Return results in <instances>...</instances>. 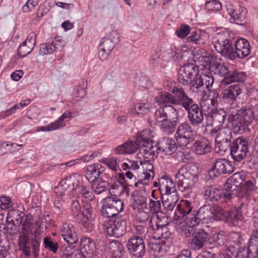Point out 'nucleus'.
Wrapping results in <instances>:
<instances>
[{
    "label": "nucleus",
    "mask_w": 258,
    "mask_h": 258,
    "mask_svg": "<svg viewBox=\"0 0 258 258\" xmlns=\"http://www.w3.org/2000/svg\"><path fill=\"white\" fill-rule=\"evenodd\" d=\"M82 177L78 174H72L61 180L54 189L58 199L68 201L74 197L75 189L82 197L91 201L94 196L88 185H80Z\"/></svg>",
    "instance_id": "nucleus-1"
},
{
    "label": "nucleus",
    "mask_w": 258,
    "mask_h": 258,
    "mask_svg": "<svg viewBox=\"0 0 258 258\" xmlns=\"http://www.w3.org/2000/svg\"><path fill=\"white\" fill-rule=\"evenodd\" d=\"M192 207L188 200H183L182 204H178L175 212V229L179 234L188 237L194 233L193 228L201 222L198 213H191Z\"/></svg>",
    "instance_id": "nucleus-2"
},
{
    "label": "nucleus",
    "mask_w": 258,
    "mask_h": 258,
    "mask_svg": "<svg viewBox=\"0 0 258 258\" xmlns=\"http://www.w3.org/2000/svg\"><path fill=\"white\" fill-rule=\"evenodd\" d=\"M151 132L148 130H144L136 136V142L133 141L125 142L115 148L117 154H132L138 148L140 152L138 156L140 159L142 158H149V156L154 155L153 142L151 140Z\"/></svg>",
    "instance_id": "nucleus-3"
},
{
    "label": "nucleus",
    "mask_w": 258,
    "mask_h": 258,
    "mask_svg": "<svg viewBox=\"0 0 258 258\" xmlns=\"http://www.w3.org/2000/svg\"><path fill=\"white\" fill-rule=\"evenodd\" d=\"M172 93L176 95V105H180L187 111V118L192 126H198L204 122V115L202 106L196 104L185 90L178 86L173 87Z\"/></svg>",
    "instance_id": "nucleus-4"
},
{
    "label": "nucleus",
    "mask_w": 258,
    "mask_h": 258,
    "mask_svg": "<svg viewBox=\"0 0 258 258\" xmlns=\"http://www.w3.org/2000/svg\"><path fill=\"white\" fill-rule=\"evenodd\" d=\"M245 176L243 173L236 172L230 176L224 183L225 190L232 196L239 198L249 197L254 191L255 186L250 180L243 182Z\"/></svg>",
    "instance_id": "nucleus-5"
},
{
    "label": "nucleus",
    "mask_w": 258,
    "mask_h": 258,
    "mask_svg": "<svg viewBox=\"0 0 258 258\" xmlns=\"http://www.w3.org/2000/svg\"><path fill=\"white\" fill-rule=\"evenodd\" d=\"M179 190L183 192L185 198L194 199L196 197L195 186L199 177L196 174L191 173L182 167L175 175Z\"/></svg>",
    "instance_id": "nucleus-6"
},
{
    "label": "nucleus",
    "mask_w": 258,
    "mask_h": 258,
    "mask_svg": "<svg viewBox=\"0 0 258 258\" xmlns=\"http://www.w3.org/2000/svg\"><path fill=\"white\" fill-rule=\"evenodd\" d=\"M213 44L216 51L222 56L230 60L235 59L234 45L228 31L217 33L213 38Z\"/></svg>",
    "instance_id": "nucleus-7"
},
{
    "label": "nucleus",
    "mask_w": 258,
    "mask_h": 258,
    "mask_svg": "<svg viewBox=\"0 0 258 258\" xmlns=\"http://www.w3.org/2000/svg\"><path fill=\"white\" fill-rule=\"evenodd\" d=\"M182 58L181 52L179 49L168 48L161 54V51L155 52L151 56L150 64L154 67L160 66L161 69H166L173 61Z\"/></svg>",
    "instance_id": "nucleus-8"
},
{
    "label": "nucleus",
    "mask_w": 258,
    "mask_h": 258,
    "mask_svg": "<svg viewBox=\"0 0 258 258\" xmlns=\"http://www.w3.org/2000/svg\"><path fill=\"white\" fill-rule=\"evenodd\" d=\"M126 221L121 216L116 217L114 221L106 220L102 224V228L110 236L119 237L125 232Z\"/></svg>",
    "instance_id": "nucleus-9"
},
{
    "label": "nucleus",
    "mask_w": 258,
    "mask_h": 258,
    "mask_svg": "<svg viewBox=\"0 0 258 258\" xmlns=\"http://www.w3.org/2000/svg\"><path fill=\"white\" fill-rule=\"evenodd\" d=\"M199 73V67L194 63H189L180 68L178 72L179 84L187 86Z\"/></svg>",
    "instance_id": "nucleus-10"
},
{
    "label": "nucleus",
    "mask_w": 258,
    "mask_h": 258,
    "mask_svg": "<svg viewBox=\"0 0 258 258\" xmlns=\"http://www.w3.org/2000/svg\"><path fill=\"white\" fill-rule=\"evenodd\" d=\"M229 112L232 116V119L234 121H238L241 125H247L254 118L253 111L246 106L237 109L231 107L229 108Z\"/></svg>",
    "instance_id": "nucleus-11"
},
{
    "label": "nucleus",
    "mask_w": 258,
    "mask_h": 258,
    "mask_svg": "<svg viewBox=\"0 0 258 258\" xmlns=\"http://www.w3.org/2000/svg\"><path fill=\"white\" fill-rule=\"evenodd\" d=\"M178 111L171 105H165L156 109L153 115V119H149L150 125H155L157 123L160 124L164 120L171 119L175 113Z\"/></svg>",
    "instance_id": "nucleus-12"
},
{
    "label": "nucleus",
    "mask_w": 258,
    "mask_h": 258,
    "mask_svg": "<svg viewBox=\"0 0 258 258\" xmlns=\"http://www.w3.org/2000/svg\"><path fill=\"white\" fill-rule=\"evenodd\" d=\"M248 142L241 138L233 141L231 146L230 154L235 161H239L245 158L248 151Z\"/></svg>",
    "instance_id": "nucleus-13"
},
{
    "label": "nucleus",
    "mask_w": 258,
    "mask_h": 258,
    "mask_svg": "<svg viewBox=\"0 0 258 258\" xmlns=\"http://www.w3.org/2000/svg\"><path fill=\"white\" fill-rule=\"evenodd\" d=\"M135 218L139 223L147 222L152 215L144 198L136 200L134 204Z\"/></svg>",
    "instance_id": "nucleus-14"
},
{
    "label": "nucleus",
    "mask_w": 258,
    "mask_h": 258,
    "mask_svg": "<svg viewBox=\"0 0 258 258\" xmlns=\"http://www.w3.org/2000/svg\"><path fill=\"white\" fill-rule=\"evenodd\" d=\"M126 246L129 252L136 257H140L145 254L144 242L143 239L138 236H132L128 240Z\"/></svg>",
    "instance_id": "nucleus-15"
},
{
    "label": "nucleus",
    "mask_w": 258,
    "mask_h": 258,
    "mask_svg": "<svg viewBox=\"0 0 258 258\" xmlns=\"http://www.w3.org/2000/svg\"><path fill=\"white\" fill-rule=\"evenodd\" d=\"M94 210L90 205H86L84 206V209L77 220H80L79 223L82 226L86 229L88 232H90L94 229L93 221L94 219Z\"/></svg>",
    "instance_id": "nucleus-16"
},
{
    "label": "nucleus",
    "mask_w": 258,
    "mask_h": 258,
    "mask_svg": "<svg viewBox=\"0 0 258 258\" xmlns=\"http://www.w3.org/2000/svg\"><path fill=\"white\" fill-rule=\"evenodd\" d=\"M60 233L64 241L69 244L76 243L78 240L75 228L71 223L62 224L60 227Z\"/></svg>",
    "instance_id": "nucleus-17"
},
{
    "label": "nucleus",
    "mask_w": 258,
    "mask_h": 258,
    "mask_svg": "<svg viewBox=\"0 0 258 258\" xmlns=\"http://www.w3.org/2000/svg\"><path fill=\"white\" fill-rule=\"evenodd\" d=\"M95 249V244L91 238L87 237L81 239L79 251L82 258H98Z\"/></svg>",
    "instance_id": "nucleus-18"
},
{
    "label": "nucleus",
    "mask_w": 258,
    "mask_h": 258,
    "mask_svg": "<svg viewBox=\"0 0 258 258\" xmlns=\"http://www.w3.org/2000/svg\"><path fill=\"white\" fill-rule=\"evenodd\" d=\"M159 189L161 197L177 193L175 183L166 175L159 179Z\"/></svg>",
    "instance_id": "nucleus-19"
},
{
    "label": "nucleus",
    "mask_w": 258,
    "mask_h": 258,
    "mask_svg": "<svg viewBox=\"0 0 258 258\" xmlns=\"http://www.w3.org/2000/svg\"><path fill=\"white\" fill-rule=\"evenodd\" d=\"M64 45L63 41L55 38L51 42L42 43L40 45L39 54L41 55L50 54L59 51Z\"/></svg>",
    "instance_id": "nucleus-20"
},
{
    "label": "nucleus",
    "mask_w": 258,
    "mask_h": 258,
    "mask_svg": "<svg viewBox=\"0 0 258 258\" xmlns=\"http://www.w3.org/2000/svg\"><path fill=\"white\" fill-rule=\"evenodd\" d=\"M105 168L98 163L89 165L86 170L85 176L89 182L102 178L104 174Z\"/></svg>",
    "instance_id": "nucleus-21"
},
{
    "label": "nucleus",
    "mask_w": 258,
    "mask_h": 258,
    "mask_svg": "<svg viewBox=\"0 0 258 258\" xmlns=\"http://www.w3.org/2000/svg\"><path fill=\"white\" fill-rule=\"evenodd\" d=\"M250 51L248 41L244 38H239L234 43V53L236 58H243L249 54Z\"/></svg>",
    "instance_id": "nucleus-22"
},
{
    "label": "nucleus",
    "mask_w": 258,
    "mask_h": 258,
    "mask_svg": "<svg viewBox=\"0 0 258 258\" xmlns=\"http://www.w3.org/2000/svg\"><path fill=\"white\" fill-rule=\"evenodd\" d=\"M36 35L34 33L29 34L27 38L19 46L18 54L21 57L26 56L34 48L36 42Z\"/></svg>",
    "instance_id": "nucleus-23"
},
{
    "label": "nucleus",
    "mask_w": 258,
    "mask_h": 258,
    "mask_svg": "<svg viewBox=\"0 0 258 258\" xmlns=\"http://www.w3.org/2000/svg\"><path fill=\"white\" fill-rule=\"evenodd\" d=\"M228 14L237 24L244 23L246 18V10L240 5L230 6L227 8Z\"/></svg>",
    "instance_id": "nucleus-24"
},
{
    "label": "nucleus",
    "mask_w": 258,
    "mask_h": 258,
    "mask_svg": "<svg viewBox=\"0 0 258 258\" xmlns=\"http://www.w3.org/2000/svg\"><path fill=\"white\" fill-rule=\"evenodd\" d=\"M198 216L203 223H211L216 220L215 209L210 205L201 207L198 211Z\"/></svg>",
    "instance_id": "nucleus-25"
},
{
    "label": "nucleus",
    "mask_w": 258,
    "mask_h": 258,
    "mask_svg": "<svg viewBox=\"0 0 258 258\" xmlns=\"http://www.w3.org/2000/svg\"><path fill=\"white\" fill-rule=\"evenodd\" d=\"M157 148L158 150L164 152L166 155H171L176 151L177 145L173 139L169 138H162L160 139L157 142Z\"/></svg>",
    "instance_id": "nucleus-26"
},
{
    "label": "nucleus",
    "mask_w": 258,
    "mask_h": 258,
    "mask_svg": "<svg viewBox=\"0 0 258 258\" xmlns=\"http://www.w3.org/2000/svg\"><path fill=\"white\" fill-rule=\"evenodd\" d=\"M179 120V112L175 113L171 119H168L159 124L161 131L166 135L173 134L176 128Z\"/></svg>",
    "instance_id": "nucleus-27"
},
{
    "label": "nucleus",
    "mask_w": 258,
    "mask_h": 258,
    "mask_svg": "<svg viewBox=\"0 0 258 258\" xmlns=\"http://www.w3.org/2000/svg\"><path fill=\"white\" fill-rule=\"evenodd\" d=\"M241 93L240 86L233 84L228 87L222 92V98L227 102H233Z\"/></svg>",
    "instance_id": "nucleus-28"
},
{
    "label": "nucleus",
    "mask_w": 258,
    "mask_h": 258,
    "mask_svg": "<svg viewBox=\"0 0 258 258\" xmlns=\"http://www.w3.org/2000/svg\"><path fill=\"white\" fill-rule=\"evenodd\" d=\"M246 78V75L245 72L234 70L231 72H230L229 76L223 79V82L227 85L234 82L243 83Z\"/></svg>",
    "instance_id": "nucleus-29"
},
{
    "label": "nucleus",
    "mask_w": 258,
    "mask_h": 258,
    "mask_svg": "<svg viewBox=\"0 0 258 258\" xmlns=\"http://www.w3.org/2000/svg\"><path fill=\"white\" fill-rule=\"evenodd\" d=\"M141 165L143 166V171L142 173V179L138 182H135V186L137 187L139 183H142V180H148L154 177V167L151 162H140Z\"/></svg>",
    "instance_id": "nucleus-30"
},
{
    "label": "nucleus",
    "mask_w": 258,
    "mask_h": 258,
    "mask_svg": "<svg viewBox=\"0 0 258 258\" xmlns=\"http://www.w3.org/2000/svg\"><path fill=\"white\" fill-rule=\"evenodd\" d=\"M161 198L164 208L169 211L173 210L179 200L177 193L163 196Z\"/></svg>",
    "instance_id": "nucleus-31"
},
{
    "label": "nucleus",
    "mask_w": 258,
    "mask_h": 258,
    "mask_svg": "<svg viewBox=\"0 0 258 258\" xmlns=\"http://www.w3.org/2000/svg\"><path fill=\"white\" fill-rule=\"evenodd\" d=\"M116 215L124 209V203L118 198L108 197L104 199Z\"/></svg>",
    "instance_id": "nucleus-32"
},
{
    "label": "nucleus",
    "mask_w": 258,
    "mask_h": 258,
    "mask_svg": "<svg viewBox=\"0 0 258 258\" xmlns=\"http://www.w3.org/2000/svg\"><path fill=\"white\" fill-rule=\"evenodd\" d=\"M24 215V213L22 212L15 209H11L7 213L6 222L20 225L22 223Z\"/></svg>",
    "instance_id": "nucleus-33"
},
{
    "label": "nucleus",
    "mask_w": 258,
    "mask_h": 258,
    "mask_svg": "<svg viewBox=\"0 0 258 258\" xmlns=\"http://www.w3.org/2000/svg\"><path fill=\"white\" fill-rule=\"evenodd\" d=\"M210 68V70L213 71L215 74L219 75L220 76L224 77V78L229 76L230 73L226 66L223 63L217 61L211 62Z\"/></svg>",
    "instance_id": "nucleus-34"
},
{
    "label": "nucleus",
    "mask_w": 258,
    "mask_h": 258,
    "mask_svg": "<svg viewBox=\"0 0 258 258\" xmlns=\"http://www.w3.org/2000/svg\"><path fill=\"white\" fill-rule=\"evenodd\" d=\"M155 100L159 104L161 103H170L176 105V95H173L166 92H161L158 94Z\"/></svg>",
    "instance_id": "nucleus-35"
},
{
    "label": "nucleus",
    "mask_w": 258,
    "mask_h": 258,
    "mask_svg": "<svg viewBox=\"0 0 258 258\" xmlns=\"http://www.w3.org/2000/svg\"><path fill=\"white\" fill-rule=\"evenodd\" d=\"M109 248L113 258H121L124 252L122 244L117 240L111 242Z\"/></svg>",
    "instance_id": "nucleus-36"
},
{
    "label": "nucleus",
    "mask_w": 258,
    "mask_h": 258,
    "mask_svg": "<svg viewBox=\"0 0 258 258\" xmlns=\"http://www.w3.org/2000/svg\"><path fill=\"white\" fill-rule=\"evenodd\" d=\"M231 198L230 194L225 190V187L223 189H220L215 187L213 191V196L212 198V202L221 201L222 202H227Z\"/></svg>",
    "instance_id": "nucleus-37"
},
{
    "label": "nucleus",
    "mask_w": 258,
    "mask_h": 258,
    "mask_svg": "<svg viewBox=\"0 0 258 258\" xmlns=\"http://www.w3.org/2000/svg\"><path fill=\"white\" fill-rule=\"evenodd\" d=\"M195 147L196 153L200 155L208 153L211 149L210 142L206 138L197 141L195 143Z\"/></svg>",
    "instance_id": "nucleus-38"
},
{
    "label": "nucleus",
    "mask_w": 258,
    "mask_h": 258,
    "mask_svg": "<svg viewBox=\"0 0 258 258\" xmlns=\"http://www.w3.org/2000/svg\"><path fill=\"white\" fill-rule=\"evenodd\" d=\"M188 85L190 90L193 93L202 92L204 91V83L203 82L202 76L199 74L191 80Z\"/></svg>",
    "instance_id": "nucleus-39"
},
{
    "label": "nucleus",
    "mask_w": 258,
    "mask_h": 258,
    "mask_svg": "<svg viewBox=\"0 0 258 258\" xmlns=\"http://www.w3.org/2000/svg\"><path fill=\"white\" fill-rule=\"evenodd\" d=\"M190 122L185 121L181 123L177 127L176 134L180 136H183L187 137L194 138L193 131L191 128Z\"/></svg>",
    "instance_id": "nucleus-40"
},
{
    "label": "nucleus",
    "mask_w": 258,
    "mask_h": 258,
    "mask_svg": "<svg viewBox=\"0 0 258 258\" xmlns=\"http://www.w3.org/2000/svg\"><path fill=\"white\" fill-rule=\"evenodd\" d=\"M241 212L236 209L231 210L225 216L227 222L233 226L238 224V221L241 219Z\"/></svg>",
    "instance_id": "nucleus-41"
},
{
    "label": "nucleus",
    "mask_w": 258,
    "mask_h": 258,
    "mask_svg": "<svg viewBox=\"0 0 258 258\" xmlns=\"http://www.w3.org/2000/svg\"><path fill=\"white\" fill-rule=\"evenodd\" d=\"M149 248L150 252L155 256H159L163 253L164 250L163 245L157 240H153L149 243Z\"/></svg>",
    "instance_id": "nucleus-42"
},
{
    "label": "nucleus",
    "mask_w": 258,
    "mask_h": 258,
    "mask_svg": "<svg viewBox=\"0 0 258 258\" xmlns=\"http://www.w3.org/2000/svg\"><path fill=\"white\" fill-rule=\"evenodd\" d=\"M19 245L20 249L22 251L23 253L27 256H30L31 255V250L30 247L29 240L27 236L22 235L19 239Z\"/></svg>",
    "instance_id": "nucleus-43"
},
{
    "label": "nucleus",
    "mask_w": 258,
    "mask_h": 258,
    "mask_svg": "<svg viewBox=\"0 0 258 258\" xmlns=\"http://www.w3.org/2000/svg\"><path fill=\"white\" fill-rule=\"evenodd\" d=\"M188 41L193 42L199 45H204L206 41L205 35H204L200 31L192 32L187 37Z\"/></svg>",
    "instance_id": "nucleus-44"
},
{
    "label": "nucleus",
    "mask_w": 258,
    "mask_h": 258,
    "mask_svg": "<svg viewBox=\"0 0 258 258\" xmlns=\"http://www.w3.org/2000/svg\"><path fill=\"white\" fill-rule=\"evenodd\" d=\"M232 133L231 130L228 127L221 128L219 133L216 136V141L218 142L226 141L231 142Z\"/></svg>",
    "instance_id": "nucleus-45"
},
{
    "label": "nucleus",
    "mask_w": 258,
    "mask_h": 258,
    "mask_svg": "<svg viewBox=\"0 0 258 258\" xmlns=\"http://www.w3.org/2000/svg\"><path fill=\"white\" fill-rule=\"evenodd\" d=\"M226 240L225 236L221 233H215L209 241V245L211 247H218L223 245Z\"/></svg>",
    "instance_id": "nucleus-46"
},
{
    "label": "nucleus",
    "mask_w": 258,
    "mask_h": 258,
    "mask_svg": "<svg viewBox=\"0 0 258 258\" xmlns=\"http://www.w3.org/2000/svg\"><path fill=\"white\" fill-rule=\"evenodd\" d=\"M148 222L149 228L153 230H159L165 225L155 214H152Z\"/></svg>",
    "instance_id": "nucleus-47"
},
{
    "label": "nucleus",
    "mask_w": 258,
    "mask_h": 258,
    "mask_svg": "<svg viewBox=\"0 0 258 258\" xmlns=\"http://www.w3.org/2000/svg\"><path fill=\"white\" fill-rule=\"evenodd\" d=\"M60 258H82V255L79 250L67 246L63 250Z\"/></svg>",
    "instance_id": "nucleus-48"
},
{
    "label": "nucleus",
    "mask_w": 258,
    "mask_h": 258,
    "mask_svg": "<svg viewBox=\"0 0 258 258\" xmlns=\"http://www.w3.org/2000/svg\"><path fill=\"white\" fill-rule=\"evenodd\" d=\"M90 182L91 183V187L94 192L97 195L106 190L107 184L102 180V178Z\"/></svg>",
    "instance_id": "nucleus-49"
},
{
    "label": "nucleus",
    "mask_w": 258,
    "mask_h": 258,
    "mask_svg": "<svg viewBox=\"0 0 258 258\" xmlns=\"http://www.w3.org/2000/svg\"><path fill=\"white\" fill-rule=\"evenodd\" d=\"M101 214L108 219L117 216L105 199L102 202Z\"/></svg>",
    "instance_id": "nucleus-50"
},
{
    "label": "nucleus",
    "mask_w": 258,
    "mask_h": 258,
    "mask_svg": "<svg viewBox=\"0 0 258 258\" xmlns=\"http://www.w3.org/2000/svg\"><path fill=\"white\" fill-rule=\"evenodd\" d=\"M70 212L74 218H78L83 212L82 207L78 200H73L70 206Z\"/></svg>",
    "instance_id": "nucleus-51"
},
{
    "label": "nucleus",
    "mask_w": 258,
    "mask_h": 258,
    "mask_svg": "<svg viewBox=\"0 0 258 258\" xmlns=\"http://www.w3.org/2000/svg\"><path fill=\"white\" fill-rule=\"evenodd\" d=\"M43 243L45 248L48 249L50 251L56 253L58 247V244L56 242H54L52 239L48 237H44Z\"/></svg>",
    "instance_id": "nucleus-52"
},
{
    "label": "nucleus",
    "mask_w": 258,
    "mask_h": 258,
    "mask_svg": "<svg viewBox=\"0 0 258 258\" xmlns=\"http://www.w3.org/2000/svg\"><path fill=\"white\" fill-rule=\"evenodd\" d=\"M175 136L176 141V144L177 147L178 146L181 148L186 147L189 143H190V142L194 140V138L180 136L179 135H177L176 133Z\"/></svg>",
    "instance_id": "nucleus-53"
},
{
    "label": "nucleus",
    "mask_w": 258,
    "mask_h": 258,
    "mask_svg": "<svg viewBox=\"0 0 258 258\" xmlns=\"http://www.w3.org/2000/svg\"><path fill=\"white\" fill-rule=\"evenodd\" d=\"M231 146L230 142L226 141L218 142L216 141L215 150L217 153H225L230 148L231 149Z\"/></svg>",
    "instance_id": "nucleus-54"
},
{
    "label": "nucleus",
    "mask_w": 258,
    "mask_h": 258,
    "mask_svg": "<svg viewBox=\"0 0 258 258\" xmlns=\"http://www.w3.org/2000/svg\"><path fill=\"white\" fill-rule=\"evenodd\" d=\"M115 39V37H113L112 38H107V37H104L102 38V40L99 44V47L104 48L107 51H111L114 48V42L113 40Z\"/></svg>",
    "instance_id": "nucleus-55"
},
{
    "label": "nucleus",
    "mask_w": 258,
    "mask_h": 258,
    "mask_svg": "<svg viewBox=\"0 0 258 258\" xmlns=\"http://www.w3.org/2000/svg\"><path fill=\"white\" fill-rule=\"evenodd\" d=\"M134 110L138 114H144L149 112L150 105L148 103H139L135 105Z\"/></svg>",
    "instance_id": "nucleus-56"
},
{
    "label": "nucleus",
    "mask_w": 258,
    "mask_h": 258,
    "mask_svg": "<svg viewBox=\"0 0 258 258\" xmlns=\"http://www.w3.org/2000/svg\"><path fill=\"white\" fill-rule=\"evenodd\" d=\"M205 7L206 9L209 11H219L222 9L221 3L216 0L207 2Z\"/></svg>",
    "instance_id": "nucleus-57"
},
{
    "label": "nucleus",
    "mask_w": 258,
    "mask_h": 258,
    "mask_svg": "<svg viewBox=\"0 0 258 258\" xmlns=\"http://www.w3.org/2000/svg\"><path fill=\"white\" fill-rule=\"evenodd\" d=\"M22 145H19L16 143H11L9 144L6 142L0 143V155H4L8 152H12V148L13 146H21Z\"/></svg>",
    "instance_id": "nucleus-58"
},
{
    "label": "nucleus",
    "mask_w": 258,
    "mask_h": 258,
    "mask_svg": "<svg viewBox=\"0 0 258 258\" xmlns=\"http://www.w3.org/2000/svg\"><path fill=\"white\" fill-rule=\"evenodd\" d=\"M190 29L189 25L183 24L177 28L175 33L178 37L183 38L190 33Z\"/></svg>",
    "instance_id": "nucleus-59"
},
{
    "label": "nucleus",
    "mask_w": 258,
    "mask_h": 258,
    "mask_svg": "<svg viewBox=\"0 0 258 258\" xmlns=\"http://www.w3.org/2000/svg\"><path fill=\"white\" fill-rule=\"evenodd\" d=\"M72 118V113L70 111H66L63 114L61 115L59 118L55 121V125L58 126V128L64 127L66 125V123L64 122V119L67 118L71 119Z\"/></svg>",
    "instance_id": "nucleus-60"
},
{
    "label": "nucleus",
    "mask_w": 258,
    "mask_h": 258,
    "mask_svg": "<svg viewBox=\"0 0 258 258\" xmlns=\"http://www.w3.org/2000/svg\"><path fill=\"white\" fill-rule=\"evenodd\" d=\"M9 249V243L7 241L4 244H3L2 241H0V258H11Z\"/></svg>",
    "instance_id": "nucleus-61"
},
{
    "label": "nucleus",
    "mask_w": 258,
    "mask_h": 258,
    "mask_svg": "<svg viewBox=\"0 0 258 258\" xmlns=\"http://www.w3.org/2000/svg\"><path fill=\"white\" fill-rule=\"evenodd\" d=\"M224 162H215L211 172H213L215 176L224 174Z\"/></svg>",
    "instance_id": "nucleus-62"
},
{
    "label": "nucleus",
    "mask_w": 258,
    "mask_h": 258,
    "mask_svg": "<svg viewBox=\"0 0 258 258\" xmlns=\"http://www.w3.org/2000/svg\"><path fill=\"white\" fill-rule=\"evenodd\" d=\"M195 235L205 244L209 245V236L204 230L199 229L195 233Z\"/></svg>",
    "instance_id": "nucleus-63"
},
{
    "label": "nucleus",
    "mask_w": 258,
    "mask_h": 258,
    "mask_svg": "<svg viewBox=\"0 0 258 258\" xmlns=\"http://www.w3.org/2000/svg\"><path fill=\"white\" fill-rule=\"evenodd\" d=\"M203 82L204 83V85L206 86V88L209 90L210 87H212L214 82V78L211 73L207 74H205L202 77Z\"/></svg>",
    "instance_id": "nucleus-64"
}]
</instances>
